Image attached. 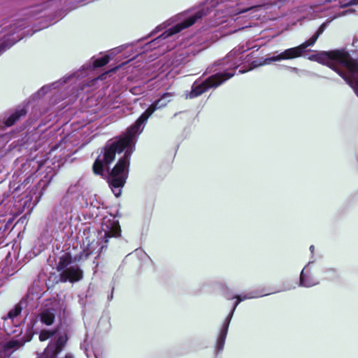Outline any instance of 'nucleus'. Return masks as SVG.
I'll use <instances>...</instances> for the list:
<instances>
[{
    "label": "nucleus",
    "mask_w": 358,
    "mask_h": 358,
    "mask_svg": "<svg viewBox=\"0 0 358 358\" xmlns=\"http://www.w3.org/2000/svg\"><path fill=\"white\" fill-rule=\"evenodd\" d=\"M175 94L164 92L129 127L122 135L108 141L101 155L95 159L92 171L95 175L104 176L107 169V182L116 197L120 196L122 188L128 178L130 158L135 150L139 135L143 132L149 117L158 109L171 102Z\"/></svg>",
    "instance_id": "f257e3e1"
},
{
    "label": "nucleus",
    "mask_w": 358,
    "mask_h": 358,
    "mask_svg": "<svg viewBox=\"0 0 358 358\" xmlns=\"http://www.w3.org/2000/svg\"><path fill=\"white\" fill-rule=\"evenodd\" d=\"M310 61L328 66L349 85L358 96V60L345 49L320 51L308 57Z\"/></svg>",
    "instance_id": "f03ea898"
},
{
    "label": "nucleus",
    "mask_w": 358,
    "mask_h": 358,
    "mask_svg": "<svg viewBox=\"0 0 358 358\" xmlns=\"http://www.w3.org/2000/svg\"><path fill=\"white\" fill-rule=\"evenodd\" d=\"M101 220L97 241L88 243L86 250H83L79 254L76 255L74 257L75 262L85 259L92 253L99 255L108 248V243L111 238L120 237L122 231L119 221L112 214L103 216Z\"/></svg>",
    "instance_id": "7ed1b4c3"
},
{
    "label": "nucleus",
    "mask_w": 358,
    "mask_h": 358,
    "mask_svg": "<svg viewBox=\"0 0 358 358\" xmlns=\"http://www.w3.org/2000/svg\"><path fill=\"white\" fill-rule=\"evenodd\" d=\"M48 27L42 24H9L0 40V56L20 40Z\"/></svg>",
    "instance_id": "20e7f679"
},
{
    "label": "nucleus",
    "mask_w": 358,
    "mask_h": 358,
    "mask_svg": "<svg viewBox=\"0 0 358 358\" xmlns=\"http://www.w3.org/2000/svg\"><path fill=\"white\" fill-rule=\"evenodd\" d=\"M214 66H210L207 68L206 73L212 75L204 80H196L192 85L191 91L186 94L187 99H194L209 89L216 88L224 83L227 80L234 76V73H227L226 67L222 66L219 69H214Z\"/></svg>",
    "instance_id": "39448f33"
},
{
    "label": "nucleus",
    "mask_w": 358,
    "mask_h": 358,
    "mask_svg": "<svg viewBox=\"0 0 358 358\" xmlns=\"http://www.w3.org/2000/svg\"><path fill=\"white\" fill-rule=\"evenodd\" d=\"M328 24H321L314 34L307 41L301 45L285 50L283 52L274 54L264 59V62L259 64H254L255 66L269 64L271 62H279L281 60L293 59L301 57L306 52V49L309 46L313 45L317 41L320 36L324 31ZM255 62H253L255 64Z\"/></svg>",
    "instance_id": "423d86ee"
},
{
    "label": "nucleus",
    "mask_w": 358,
    "mask_h": 358,
    "mask_svg": "<svg viewBox=\"0 0 358 358\" xmlns=\"http://www.w3.org/2000/svg\"><path fill=\"white\" fill-rule=\"evenodd\" d=\"M57 270L60 272L59 280L56 282H76L83 278V271L77 264H72V257L69 253H65L59 257L57 264Z\"/></svg>",
    "instance_id": "0eeeda50"
},
{
    "label": "nucleus",
    "mask_w": 358,
    "mask_h": 358,
    "mask_svg": "<svg viewBox=\"0 0 358 358\" xmlns=\"http://www.w3.org/2000/svg\"><path fill=\"white\" fill-rule=\"evenodd\" d=\"M212 12L213 10L207 7L191 8L171 17L166 22H196L203 20Z\"/></svg>",
    "instance_id": "6e6552de"
},
{
    "label": "nucleus",
    "mask_w": 358,
    "mask_h": 358,
    "mask_svg": "<svg viewBox=\"0 0 358 358\" xmlns=\"http://www.w3.org/2000/svg\"><path fill=\"white\" fill-rule=\"evenodd\" d=\"M193 24H174V26H172L169 29L164 31L159 35L156 36L154 39L151 40L150 42L146 43V50H148L152 48H156L158 46H160L164 44V41L166 39L178 34L182 29L189 27Z\"/></svg>",
    "instance_id": "1a4fd4ad"
},
{
    "label": "nucleus",
    "mask_w": 358,
    "mask_h": 358,
    "mask_svg": "<svg viewBox=\"0 0 358 358\" xmlns=\"http://www.w3.org/2000/svg\"><path fill=\"white\" fill-rule=\"evenodd\" d=\"M110 59V56L105 55L99 57H92L90 61L84 64L79 69L75 72H78V75L74 78H78L87 75L89 71H92L96 69L101 68L106 65Z\"/></svg>",
    "instance_id": "9d476101"
},
{
    "label": "nucleus",
    "mask_w": 358,
    "mask_h": 358,
    "mask_svg": "<svg viewBox=\"0 0 358 358\" xmlns=\"http://www.w3.org/2000/svg\"><path fill=\"white\" fill-rule=\"evenodd\" d=\"M36 334H37V331L34 330V326L28 325L24 336L8 340L4 343L3 348L7 352H13L23 347L26 343L30 341Z\"/></svg>",
    "instance_id": "9b49d317"
},
{
    "label": "nucleus",
    "mask_w": 358,
    "mask_h": 358,
    "mask_svg": "<svg viewBox=\"0 0 358 358\" xmlns=\"http://www.w3.org/2000/svg\"><path fill=\"white\" fill-rule=\"evenodd\" d=\"M238 304H239V301H236L234 302L231 311L229 312V315L225 318V320L222 325L221 329H220V333L217 338V341H216V345H215V352H216L217 355H218L220 352H221L224 349L226 338H227L228 330H229V327L230 322L231 321V319L233 317L234 311Z\"/></svg>",
    "instance_id": "f8f14e48"
},
{
    "label": "nucleus",
    "mask_w": 358,
    "mask_h": 358,
    "mask_svg": "<svg viewBox=\"0 0 358 358\" xmlns=\"http://www.w3.org/2000/svg\"><path fill=\"white\" fill-rule=\"evenodd\" d=\"M57 310L54 307H43L34 318H31L28 325H33L34 330L38 321L46 326L52 325L56 318Z\"/></svg>",
    "instance_id": "ddd939ff"
},
{
    "label": "nucleus",
    "mask_w": 358,
    "mask_h": 358,
    "mask_svg": "<svg viewBox=\"0 0 358 358\" xmlns=\"http://www.w3.org/2000/svg\"><path fill=\"white\" fill-rule=\"evenodd\" d=\"M238 53V50H232L229 54L226 56V57L222 58V59H219L214 62L212 66H214V69H219L222 66L226 67L227 73H234L236 69L239 66L240 63L239 61L236 59V55Z\"/></svg>",
    "instance_id": "4468645a"
},
{
    "label": "nucleus",
    "mask_w": 358,
    "mask_h": 358,
    "mask_svg": "<svg viewBox=\"0 0 358 358\" xmlns=\"http://www.w3.org/2000/svg\"><path fill=\"white\" fill-rule=\"evenodd\" d=\"M238 53V50H232L229 54L226 56V57L222 58V59H219L214 62L212 66H214V69H219L222 66L226 67L227 73H234L236 69L239 66L240 63L239 61L236 59V55Z\"/></svg>",
    "instance_id": "2eb2a0df"
},
{
    "label": "nucleus",
    "mask_w": 358,
    "mask_h": 358,
    "mask_svg": "<svg viewBox=\"0 0 358 358\" xmlns=\"http://www.w3.org/2000/svg\"><path fill=\"white\" fill-rule=\"evenodd\" d=\"M77 75H78V72H72V73L65 75L61 79H59L50 85H45L43 86L36 93H34L33 94V98L35 99H39L41 97H43L51 89H57V88L59 87L61 85L66 84L70 80L74 78V77Z\"/></svg>",
    "instance_id": "dca6fc26"
},
{
    "label": "nucleus",
    "mask_w": 358,
    "mask_h": 358,
    "mask_svg": "<svg viewBox=\"0 0 358 358\" xmlns=\"http://www.w3.org/2000/svg\"><path fill=\"white\" fill-rule=\"evenodd\" d=\"M28 109L26 104L17 106L13 110L9 112L3 119V124L6 127L14 125L20 118L25 116Z\"/></svg>",
    "instance_id": "f3484780"
},
{
    "label": "nucleus",
    "mask_w": 358,
    "mask_h": 358,
    "mask_svg": "<svg viewBox=\"0 0 358 358\" xmlns=\"http://www.w3.org/2000/svg\"><path fill=\"white\" fill-rule=\"evenodd\" d=\"M266 5H257V6H252L249 7H241L239 5H236V6H231L229 8L228 10L226 12V14L224 16L230 15H237L243 13H248L247 15H250L254 14L252 17H255L258 16L257 14H255L257 12L261 10L264 7H266Z\"/></svg>",
    "instance_id": "a211bd4d"
},
{
    "label": "nucleus",
    "mask_w": 358,
    "mask_h": 358,
    "mask_svg": "<svg viewBox=\"0 0 358 358\" xmlns=\"http://www.w3.org/2000/svg\"><path fill=\"white\" fill-rule=\"evenodd\" d=\"M314 262V260L310 259L301 271L299 282V287H311L319 284V281L317 279L305 273V271H308L310 266Z\"/></svg>",
    "instance_id": "6ab92c4d"
},
{
    "label": "nucleus",
    "mask_w": 358,
    "mask_h": 358,
    "mask_svg": "<svg viewBox=\"0 0 358 358\" xmlns=\"http://www.w3.org/2000/svg\"><path fill=\"white\" fill-rule=\"evenodd\" d=\"M29 296H24L18 303H17L13 309H11L7 314L6 317H3L2 320H6L7 318L13 319L18 316L22 311L26 309L29 301Z\"/></svg>",
    "instance_id": "aec40b11"
},
{
    "label": "nucleus",
    "mask_w": 358,
    "mask_h": 358,
    "mask_svg": "<svg viewBox=\"0 0 358 358\" xmlns=\"http://www.w3.org/2000/svg\"><path fill=\"white\" fill-rule=\"evenodd\" d=\"M51 216L56 223L61 224L68 219V210L60 204L55 207Z\"/></svg>",
    "instance_id": "412c9836"
},
{
    "label": "nucleus",
    "mask_w": 358,
    "mask_h": 358,
    "mask_svg": "<svg viewBox=\"0 0 358 358\" xmlns=\"http://www.w3.org/2000/svg\"><path fill=\"white\" fill-rule=\"evenodd\" d=\"M358 4V0H351L347 3H340V9L342 10H339L336 13V15H335L333 18L329 21L327 20L324 22H330L333 20H334L337 16L345 15L348 14H351L355 12V10L352 8H346L348 6L357 5Z\"/></svg>",
    "instance_id": "4be33fe9"
},
{
    "label": "nucleus",
    "mask_w": 358,
    "mask_h": 358,
    "mask_svg": "<svg viewBox=\"0 0 358 358\" xmlns=\"http://www.w3.org/2000/svg\"><path fill=\"white\" fill-rule=\"evenodd\" d=\"M269 294H258L257 292H251L249 293H247L246 294L242 296L239 294H236L234 296H233L231 299H236V301H239V303L246 299H256L264 296H267Z\"/></svg>",
    "instance_id": "5701e85b"
},
{
    "label": "nucleus",
    "mask_w": 358,
    "mask_h": 358,
    "mask_svg": "<svg viewBox=\"0 0 358 358\" xmlns=\"http://www.w3.org/2000/svg\"><path fill=\"white\" fill-rule=\"evenodd\" d=\"M324 278L328 280H336L340 278L339 271L334 268H327L323 271Z\"/></svg>",
    "instance_id": "b1692460"
},
{
    "label": "nucleus",
    "mask_w": 358,
    "mask_h": 358,
    "mask_svg": "<svg viewBox=\"0 0 358 358\" xmlns=\"http://www.w3.org/2000/svg\"><path fill=\"white\" fill-rule=\"evenodd\" d=\"M12 221L10 220L6 222L0 224V243H2L12 228Z\"/></svg>",
    "instance_id": "393cba45"
},
{
    "label": "nucleus",
    "mask_w": 358,
    "mask_h": 358,
    "mask_svg": "<svg viewBox=\"0 0 358 358\" xmlns=\"http://www.w3.org/2000/svg\"><path fill=\"white\" fill-rule=\"evenodd\" d=\"M252 27L251 24H250L249 26H245V27H235L234 28H232V27H231L229 26H227L224 29V30L222 31L221 36H224L230 35V34H234V33H237L238 31H243V30H244V29H247L248 27Z\"/></svg>",
    "instance_id": "a878e982"
},
{
    "label": "nucleus",
    "mask_w": 358,
    "mask_h": 358,
    "mask_svg": "<svg viewBox=\"0 0 358 358\" xmlns=\"http://www.w3.org/2000/svg\"><path fill=\"white\" fill-rule=\"evenodd\" d=\"M144 39V38H142L136 41H134V42H132V43H126V44H124V45H122L120 46H118L115 48H113L112 50H110V56H113V55H115L120 52H121L122 51H123L124 49H126L127 48H128L129 46H133L136 43H137V42L138 41H143Z\"/></svg>",
    "instance_id": "bb28decb"
},
{
    "label": "nucleus",
    "mask_w": 358,
    "mask_h": 358,
    "mask_svg": "<svg viewBox=\"0 0 358 358\" xmlns=\"http://www.w3.org/2000/svg\"><path fill=\"white\" fill-rule=\"evenodd\" d=\"M287 69L290 71L291 72H294L295 73L298 74L299 76H317L320 77V76L317 75L315 73L310 72L306 70H301L299 69L296 67H292V66H285Z\"/></svg>",
    "instance_id": "cd10ccee"
},
{
    "label": "nucleus",
    "mask_w": 358,
    "mask_h": 358,
    "mask_svg": "<svg viewBox=\"0 0 358 358\" xmlns=\"http://www.w3.org/2000/svg\"><path fill=\"white\" fill-rule=\"evenodd\" d=\"M15 328H16V329H17V328H18V329H17H17H15V330H13H13H9V329H6V328L4 327V331H5V332H6L8 335H10V334H15V333H17V331H19V332L17 334V335H16V336H17V337H19L20 336H21V334H22V329L21 328H20L19 327H17V326H16V327H15Z\"/></svg>",
    "instance_id": "c85d7f7f"
},
{
    "label": "nucleus",
    "mask_w": 358,
    "mask_h": 358,
    "mask_svg": "<svg viewBox=\"0 0 358 358\" xmlns=\"http://www.w3.org/2000/svg\"><path fill=\"white\" fill-rule=\"evenodd\" d=\"M80 187L79 182H78L75 185H71L69 186L67 190L68 194H74L78 190Z\"/></svg>",
    "instance_id": "c756f323"
},
{
    "label": "nucleus",
    "mask_w": 358,
    "mask_h": 358,
    "mask_svg": "<svg viewBox=\"0 0 358 358\" xmlns=\"http://www.w3.org/2000/svg\"><path fill=\"white\" fill-rule=\"evenodd\" d=\"M136 56H137V55H135V56L132 57L131 59H129V60H127V62H122V64H120V65H118V66H117L114 67L113 69H112L110 70V71H112V72H115V71H117V70L120 67H121L122 66H123V65H124V64H127L129 62H130V61H131V60H134V59L136 57Z\"/></svg>",
    "instance_id": "7c9ffc66"
},
{
    "label": "nucleus",
    "mask_w": 358,
    "mask_h": 358,
    "mask_svg": "<svg viewBox=\"0 0 358 358\" xmlns=\"http://www.w3.org/2000/svg\"><path fill=\"white\" fill-rule=\"evenodd\" d=\"M66 13H64V12H61V11H58L55 13V19L57 20V21H59V20L62 19V17L63 16H64Z\"/></svg>",
    "instance_id": "2f4dec72"
},
{
    "label": "nucleus",
    "mask_w": 358,
    "mask_h": 358,
    "mask_svg": "<svg viewBox=\"0 0 358 358\" xmlns=\"http://www.w3.org/2000/svg\"><path fill=\"white\" fill-rule=\"evenodd\" d=\"M162 24H159L157 26L149 35V36H154L155 34H157L159 31L162 30V28L161 27Z\"/></svg>",
    "instance_id": "473e14b6"
},
{
    "label": "nucleus",
    "mask_w": 358,
    "mask_h": 358,
    "mask_svg": "<svg viewBox=\"0 0 358 358\" xmlns=\"http://www.w3.org/2000/svg\"><path fill=\"white\" fill-rule=\"evenodd\" d=\"M352 45L356 48H358V39H354L352 42Z\"/></svg>",
    "instance_id": "72a5a7b5"
},
{
    "label": "nucleus",
    "mask_w": 358,
    "mask_h": 358,
    "mask_svg": "<svg viewBox=\"0 0 358 358\" xmlns=\"http://www.w3.org/2000/svg\"><path fill=\"white\" fill-rule=\"evenodd\" d=\"M114 287L112 288V292H113ZM113 292L110 295L108 296V300L111 301L113 299Z\"/></svg>",
    "instance_id": "f704fd0d"
},
{
    "label": "nucleus",
    "mask_w": 358,
    "mask_h": 358,
    "mask_svg": "<svg viewBox=\"0 0 358 358\" xmlns=\"http://www.w3.org/2000/svg\"><path fill=\"white\" fill-rule=\"evenodd\" d=\"M309 250H310V252H311V255H312V256H313V253H314V250H315V247H314V245H310V248H309Z\"/></svg>",
    "instance_id": "c9c22d12"
},
{
    "label": "nucleus",
    "mask_w": 358,
    "mask_h": 358,
    "mask_svg": "<svg viewBox=\"0 0 358 358\" xmlns=\"http://www.w3.org/2000/svg\"><path fill=\"white\" fill-rule=\"evenodd\" d=\"M53 3H54V1H50V2H48V3H46V7H47V6H50V5H52V4H53Z\"/></svg>",
    "instance_id": "e433bc0d"
},
{
    "label": "nucleus",
    "mask_w": 358,
    "mask_h": 358,
    "mask_svg": "<svg viewBox=\"0 0 358 358\" xmlns=\"http://www.w3.org/2000/svg\"><path fill=\"white\" fill-rule=\"evenodd\" d=\"M245 72H247V71H245V70H242V69L239 70V73H244Z\"/></svg>",
    "instance_id": "4c0bfd02"
},
{
    "label": "nucleus",
    "mask_w": 358,
    "mask_h": 358,
    "mask_svg": "<svg viewBox=\"0 0 358 358\" xmlns=\"http://www.w3.org/2000/svg\"><path fill=\"white\" fill-rule=\"evenodd\" d=\"M291 289H292V287H288V288L282 289V291L289 290Z\"/></svg>",
    "instance_id": "58836bf2"
},
{
    "label": "nucleus",
    "mask_w": 358,
    "mask_h": 358,
    "mask_svg": "<svg viewBox=\"0 0 358 358\" xmlns=\"http://www.w3.org/2000/svg\"><path fill=\"white\" fill-rule=\"evenodd\" d=\"M227 22V20H223L220 21V22L224 23V22Z\"/></svg>",
    "instance_id": "ea45409f"
},
{
    "label": "nucleus",
    "mask_w": 358,
    "mask_h": 358,
    "mask_svg": "<svg viewBox=\"0 0 358 358\" xmlns=\"http://www.w3.org/2000/svg\"><path fill=\"white\" fill-rule=\"evenodd\" d=\"M25 312H26L27 315L29 313V310H26Z\"/></svg>",
    "instance_id": "a19ab883"
},
{
    "label": "nucleus",
    "mask_w": 358,
    "mask_h": 358,
    "mask_svg": "<svg viewBox=\"0 0 358 358\" xmlns=\"http://www.w3.org/2000/svg\"><path fill=\"white\" fill-rule=\"evenodd\" d=\"M96 358H98V357H96Z\"/></svg>",
    "instance_id": "79ce46f5"
}]
</instances>
